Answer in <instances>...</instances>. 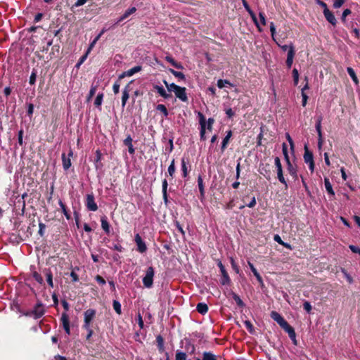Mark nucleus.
I'll use <instances>...</instances> for the list:
<instances>
[{"mask_svg":"<svg viewBox=\"0 0 360 360\" xmlns=\"http://www.w3.org/2000/svg\"><path fill=\"white\" fill-rule=\"evenodd\" d=\"M61 304L63 307L65 309V312L62 313L60 321L63 326V328L65 330V332L68 334H70V320H69V316L67 314V311L70 309L69 303L65 300H61Z\"/></svg>","mask_w":360,"mask_h":360,"instance_id":"nucleus-1","label":"nucleus"},{"mask_svg":"<svg viewBox=\"0 0 360 360\" xmlns=\"http://www.w3.org/2000/svg\"><path fill=\"white\" fill-rule=\"evenodd\" d=\"M155 275L154 268L149 266L146 271V275L143 278V284L147 288H150L153 284V277Z\"/></svg>","mask_w":360,"mask_h":360,"instance_id":"nucleus-2","label":"nucleus"},{"mask_svg":"<svg viewBox=\"0 0 360 360\" xmlns=\"http://www.w3.org/2000/svg\"><path fill=\"white\" fill-rule=\"evenodd\" d=\"M96 311L94 309H86L84 312V323L82 325V328H89V326H91L92 321L96 317Z\"/></svg>","mask_w":360,"mask_h":360,"instance_id":"nucleus-3","label":"nucleus"},{"mask_svg":"<svg viewBox=\"0 0 360 360\" xmlns=\"http://www.w3.org/2000/svg\"><path fill=\"white\" fill-rule=\"evenodd\" d=\"M274 163H275V166H276V169L277 178H278V181L281 184H284L285 186L287 188L288 184H287L285 179L283 176L282 165H281L280 158L278 157L275 158Z\"/></svg>","mask_w":360,"mask_h":360,"instance_id":"nucleus-4","label":"nucleus"},{"mask_svg":"<svg viewBox=\"0 0 360 360\" xmlns=\"http://www.w3.org/2000/svg\"><path fill=\"white\" fill-rule=\"evenodd\" d=\"M304 162L309 165V169L311 172L314 171V161L313 153L309 150L307 146H304Z\"/></svg>","mask_w":360,"mask_h":360,"instance_id":"nucleus-5","label":"nucleus"},{"mask_svg":"<svg viewBox=\"0 0 360 360\" xmlns=\"http://www.w3.org/2000/svg\"><path fill=\"white\" fill-rule=\"evenodd\" d=\"M85 205L89 211L95 212L98 210V205L95 202V198L93 193L86 195Z\"/></svg>","mask_w":360,"mask_h":360,"instance_id":"nucleus-6","label":"nucleus"},{"mask_svg":"<svg viewBox=\"0 0 360 360\" xmlns=\"http://www.w3.org/2000/svg\"><path fill=\"white\" fill-rule=\"evenodd\" d=\"M134 242L136 244V250L139 253L143 254L147 251V250H148L147 245H146V243L141 238V236H140L139 233H136L134 236Z\"/></svg>","mask_w":360,"mask_h":360,"instance_id":"nucleus-7","label":"nucleus"},{"mask_svg":"<svg viewBox=\"0 0 360 360\" xmlns=\"http://www.w3.org/2000/svg\"><path fill=\"white\" fill-rule=\"evenodd\" d=\"M322 120H323V117L321 115L317 117L316 123V126H315L317 134H318V147L319 149L321 148L323 143V137L322 131H321Z\"/></svg>","mask_w":360,"mask_h":360,"instance_id":"nucleus-8","label":"nucleus"},{"mask_svg":"<svg viewBox=\"0 0 360 360\" xmlns=\"http://www.w3.org/2000/svg\"><path fill=\"white\" fill-rule=\"evenodd\" d=\"M32 313L34 314V319L41 318L45 314L44 306L41 301H38L34 305L32 309Z\"/></svg>","mask_w":360,"mask_h":360,"instance_id":"nucleus-9","label":"nucleus"},{"mask_svg":"<svg viewBox=\"0 0 360 360\" xmlns=\"http://www.w3.org/2000/svg\"><path fill=\"white\" fill-rule=\"evenodd\" d=\"M241 1H242L243 5L245 9L250 14V15L252 21L254 22V23L255 24V25L257 26L258 30H261V28H260V27L259 25V22H258V20H257V16H256L255 13L251 9L250 6H249V4H248V3L247 2L246 0H241Z\"/></svg>","mask_w":360,"mask_h":360,"instance_id":"nucleus-10","label":"nucleus"},{"mask_svg":"<svg viewBox=\"0 0 360 360\" xmlns=\"http://www.w3.org/2000/svg\"><path fill=\"white\" fill-rule=\"evenodd\" d=\"M281 328L288 334L293 343L297 345L296 333L294 328L288 322L283 325Z\"/></svg>","mask_w":360,"mask_h":360,"instance_id":"nucleus-11","label":"nucleus"},{"mask_svg":"<svg viewBox=\"0 0 360 360\" xmlns=\"http://www.w3.org/2000/svg\"><path fill=\"white\" fill-rule=\"evenodd\" d=\"M176 98L183 102H188L186 89L185 87L178 86L174 91Z\"/></svg>","mask_w":360,"mask_h":360,"instance_id":"nucleus-12","label":"nucleus"},{"mask_svg":"<svg viewBox=\"0 0 360 360\" xmlns=\"http://www.w3.org/2000/svg\"><path fill=\"white\" fill-rule=\"evenodd\" d=\"M295 55V46L292 43H290V49L288 50V55H287V59L285 61L286 65L288 68H290L292 67Z\"/></svg>","mask_w":360,"mask_h":360,"instance_id":"nucleus-13","label":"nucleus"},{"mask_svg":"<svg viewBox=\"0 0 360 360\" xmlns=\"http://www.w3.org/2000/svg\"><path fill=\"white\" fill-rule=\"evenodd\" d=\"M73 155V152L71 149H70V151L68 153V157H66V155L65 153L62 154V162H63V167L66 171L71 167V160L70 157H72Z\"/></svg>","mask_w":360,"mask_h":360,"instance_id":"nucleus-14","label":"nucleus"},{"mask_svg":"<svg viewBox=\"0 0 360 360\" xmlns=\"http://www.w3.org/2000/svg\"><path fill=\"white\" fill-rule=\"evenodd\" d=\"M270 32L273 39L276 41V43L281 49V50L283 51H288V50L290 49V44L289 45H281L279 42L276 41L274 38V36L276 35V27L273 22L270 23Z\"/></svg>","mask_w":360,"mask_h":360,"instance_id":"nucleus-15","label":"nucleus"},{"mask_svg":"<svg viewBox=\"0 0 360 360\" xmlns=\"http://www.w3.org/2000/svg\"><path fill=\"white\" fill-rule=\"evenodd\" d=\"M142 70V67L141 65H136L127 71L123 72L120 76L119 79H122L125 77H131L134 75L135 73L140 72Z\"/></svg>","mask_w":360,"mask_h":360,"instance_id":"nucleus-16","label":"nucleus"},{"mask_svg":"<svg viewBox=\"0 0 360 360\" xmlns=\"http://www.w3.org/2000/svg\"><path fill=\"white\" fill-rule=\"evenodd\" d=\"M270 316L281 327L287 322L285 319L278 312L276 311H272L270 314Z\"/></svg>","mask_w":360,"mask_h":360,"instance_id":"nucleus-17","label":"nucleus"},{"mask_svg":"<svg viewBox=\"0 0 360 360\" xmlns=\"http://www.w3.org/2000/svg\"><path fill=\"white\" fill-rule=\"evenodd\" d=\"M136 11V7L129 8V9L125 11V12L117 19V20L115 22V25H119L120 22H122L123 20H124L125 19L129 18V15L134 13Z\"/></svg>","mask_w":360,"mask_h":360,"instance_id":"nucleus-18","label":"nucleus"},{"mask_svg":"<svg viewBox=\"0 0 360 360\" xmlns=\"http://www.w3.org/2000/svg\"><path fill=\"white\" fill-rule=\"evenodd\" d=\"M132 82H130L124 89L122 91V107L124 108L127 100L129 98V91H131L130 89V84Z\"/></svg>","mask_w":360,"mask_h":360,"instance_id":"nucleus-19","label":"nucleus"},{"mask_svg":"<svg viewBox=\"0 0 360 360\" xmlns=\"http://www.w3.org/2000/svg\"><path fill=\"white\" fill-rule=\"evenodd\" d=\"M323 15L328 22H330L333 26L336 25L337 20L334 14L329 9L327 11H323Z\"/></svg>","mask_w":360,"mask_h":360,"instance_id":"nucleus-20","label":"nucleus"},{"mask_svg":"<svg viewBox=\"0 0 360 360\" xmlns=\"http://www.w3.org/2000/svg\"><path fill=\"white\" fill-rule=\"evenodd\" d=\"M132 141L133 140L130 135H128L123 141V143L128 148V152L130 155H134L135 153V149L133 146Z\"/></svg>","mask_w":360,"mask_h":360,"instance_id":"nucleus-21","label":"nucleus"},{"mask_svg":"<svg viewBox=\"0 0 360 360\" xmlns=\"http://www.w3.org/2000/svg\"><path fill=\"white\" fill-rule=\"evenodd\" d=\"M221 272V277L220 278V283L222 285H230L231 283V280L229 276V274L228 272L226 271V270H224V271H220Z\"/></svg>","mask_w":360,"mask_h":360,"instance_id":"nucleus-22","label":"nucleus"},{"mask_svg":"<svg viewBox=\"0 0 360 360\" xmlns=\"http://www.w3.org/2000/svg\"><path fill=\"white\" fill-rule=\"evenodd\" d=\"M101 227L106 234H109L110 232V225L108 221V218L105 215L101 217Z\"/></svg>","mask_w":360,"mask_h":360,"instance_id":"nucleus-23","label":"nucleus"},{"mask_svg":"<svg viewBox=\"0 0 360 360\" xmlns=\"http://www.w3.org/2000/svg\"><path fill=\"white\" fill-rule=\"evenodd\" d=\"M188 159L187 158L186 160L183 158H181V172H182V176L184 178H186L187 177V176L188 175V173H189V169H188V166L187 165L188 164Z\"/></svg>","mask_w":360,"mask_h":360,"instance_id":"nucleus-24","label":"nucleus"},{"mask_svg":"<svg viewBox=\"0 0 360 360\" xmlns=\"http://www.w3.org/2000/svg\"><path fill=\"white\" fill-rule=\"evenodd\" d=\"M165 59L175 68L180 70L184 69L183 65L181 63L176 62L172 56H166Z\"/></svg>","mask_w":360,"mask_h":360,"instance_id":"nucleus-25","label":"nucleus"},{"mask_svg":"<svg viewBox=\"0 0 360 360\" xmlns=\"http://www.w3.org/2000/svg\"><path fill=\"white\" fill-rule=\"evenodd\" d=\"M248 266H250L252 272L253 273L254 276L256 277L257 281L259 283V284L262 286L264 285V282H263L262 277L259 274V272L257 271L256 268L254 266L253 264L251 263L250 262H248Z\"/></svg>","mask_w":360,"mask_h":360,"instance_id":"nucleus-26","label":"nucleus"},{"mask_svg":"<svg viewBox=\"0 0 360 360\" xmlns=\"http://www.w3.org/2000/svg\"><path fill=\"white\" fill-rule=\"evenodd\" d=\"M153 89L164 98L167 99L172 96L171 94L166 92L165 89L162 86L154 85Z\"/></svg>","mask_w":360,"mask_h":360,"instance_id":"nucleus-27","label":"nucleus"},{"mask_svg":"<svg viewBox=\"0 0 360 360\" xmlns=\"http://www.w3.org/2000/svg\"><path fill=\"white\" fill-rule=\"evenodd\" d=\"M43 273L44 274L46 278V282L48 285L51 288H53V274L50 269H44L43 271Z\"/></svg>","mask_w":360,"mask_h":360,"instance_id":"nucleus-28","label":"nucleus"},{"mask_svg":"<svg viewBox=\"0 0 360 360\" xmlns=\"http://www.w3.org/2000/svg\"><path fill=\"white\" fill-rule=\"evenodd\" d=\"M231 136H232V131L231 130H229L228 131H226V135L224 138V139L222 141V143H221V150L222 153L227 148V146H228V144L229 143V140H230Z\"/></svg>","mask_w":360,"mask_h":360,"instance_id":"nucleus-29","label":"nucleus"},{"mask_svg":"<svg viewBox=\"0 0 360 360\" xmlns=\"http://www.w3.org/2000/svg\"><path fill=\"white\" fill-rule=\"evenodd\" d=\"M198 186L200 191V198L202 200L205 198V187L203 184V179L201 175L198 177Z\"/></svg>","mask_w":360,"mask_h":360,"instance_id":"nucleus-30","label":"nucleus"},{"mask_svg":"<svg viewBox=\"0 0 360 360\" xmlns=\"http://www.w3.org/2000/svg\"><path fill=\"white\" fill-rule=\"evenodd\" d=\"M107 31L105 28H103L101 32L94 39V40L90 43L89 48L86 51L87 53H89L91 50L94 47L96 42L99 40L101 37Z\"/></svg>","mask_w":360,"mask_h":360,"instance_id":"nucleus-31","label":"nucleus"},{"mask_svg":"<svg viewBox=\"0 0 360 360\" xmlns=\"http://www.w3.org/2000/svg\"><path fill=\"white\" fill-rule=\"evenodd\" d=\"M195 360H217V356L211 352H204L202 358Z\"/></svg>","mask_w":360,"mask_h":360,"instance_id":"nucleus-32","label":"nucleus"},{"mask_svg":"<svg viewBox=\"0 0 360 360\" xmlns=\"http://www.w3.org/2000/svg\"><path fill=\"white\" fill-rule=\"evenodd\" d=\"M274 240L277 242L278 244L283 245V247H285V248L288 249V250H292V247L290 244L288 243H285L284 242L281 236L278 234H276L274 235Z\"/></svg>","mask_w":360,"mask_h":360,"instance_id":"nucleus-33","label":"nucleus"},{"mask_svg":"<svg viewBox=\"0 0 360 360\" xmlns=\"http://www.w3.org/2000/svg\"><path fill=\"white\" fill-rule=\"evenodd\" d=\"M156 342H157V347L160 353L163 352L165 350V341L164 338L162 337V335H158L156 337Z\"/></svg>","mask_w":360,"mask_h":360,"instance_id":"nucleus-34","label":"nucleus"},{"mask_svg":"<svg viewBox=\"0 0 360 360\" xmlns=\"http://www.w3.org/2000/svg\"><path fill=\"white\" fill-rule=\"evenodd\" d=\"M324 185H325V188H326V191L328 192V193L332 196H334L335 195V192L333 189V187H332V185L330 182V180L327 177H325L324 178Z\"/></svg>","mask_w":360,"mask_h":360,"instance_id":"nucleus-35","label":"nucleus"},{"mask_svg":"<svg viewBox=\"0 0 360 360\" xmlns=\"http://www.w3.org/2000/svg\"><path fill=\"white\" fill-rule=\"evenodd\" d=\"M196 310L201 314H205L208 311V306L205 303L200 302L197 304Z\"/></svg>","mask_w":360,"mask_h":360,"instance_id":"nucleus-36","label":"nucleus"},{"mask_svg":"<svg viewBox=\"0 0 360 360\" xmlns=\"http://www.w3.org/2000/svg\"><path fill=\"white\" fill-rule=\"evenodd\" d=\"M185 351L186 353L187 352L190 354H193L195 352V347L191 342V341L188 340L185 344Z\"/></svg>","mask_w":360,"mask_h":360,"instance_id":"nucleus-37","label":"nucleus"},{"mask_svg":"<svg viewBox=\"0 0 360 360\" xmlns=\"http://www.w3.org/2000/svg\"><path fill=\"white\" fill-rule=\"evenodd\" d=\"M60 46L59 44H54L51 47V51L50 52L51 59L56 58L60 53Z\"/></svg>","mask_w":360,"mask_h":360,"instance_id":"nucleus-38","label":"nucleus"},{"mask_svg":"<svg viewBox=\"0 0 360 360\" xmlns=\"http://www.w3.org/2000/svg\"><path fill=\"white\" fill-rule=\"evenodd\" d=\"M231 295H232L233 299L234 300V301L236 302L237 305L239 307L244 308L245 307V303L243 302V301L241 300V298L240 297V296L238 295H237L236 293H235L233 292H231Z\"/></svg>","mask_w":360,"mask_h":360,"instance_id":"nucleus-39","label":"nucleus"},{"mask_svg":"<svg viewBox=\"0 0 360 360\" xmlns=\"http://www.w3.org/2000/svg\"><path fill=\"white\" fill-rule=\"evenodd\" d=\"M287 169L288 171V173L295 179H296L297 177V169H295V167H294V166L292 165V164L291 163V162H287Z\"/></svg>","mask_w":360,"mask_h":360,"instance_id":"nucleus-40","label":"nucleus"},{"mask_svg":"<svg viewBox=\"0 0 360 360\" xmlns=\"http://www.w3.org/2000/svg\"><path fill=\"white\" fill-rule=\"evenodd\" d=\"M347 72L348 75L350 76V77L352 78V79L353 80V82L356 84H359V79H358V77L356 75V73H355V71L354 70V69L352 68H351V67H348L347 68Z\"/></svg>","mask_w":360,"mask_h":360,"instance_id":"nucleus-41","label":"nucleus"},{"mask_svg":"<svg viewBox=\"0 0 360 360\" xmlns=\"http://www.w3.org/2000/svg\"><path fill=\"white\" fill-rule=\"evenodd\" d=\"M58 204L61 208L62 212L64 214L67 219H70L71 217L69 212H68L67 207L65 205L63 202L61 200H59Z\"/></svg>","mask_w":360,"mask_h":360,"instance_id":"nucleus-42","label":"nucleus"},{"mask_svg":"<svg viewBox=\"0 0 360 360\" xmlns=\"http://www.w3.org/2000/svg\"><path fill=\"white\" fill-rule=\"evenodd\" d=\"M168 174L169 176L173 179L174 177V173H175V171H176V167H175V162H174V159H173L168 167Z\"/></svg>","mask_w":360,"mask_h":360,"instance_id":"nucleus-43","label":"nucleus"},{"mask_svg":"<svg viewBox=\"0 0 360 360\" xmlns=\"http://www.w3.org/2000/svg\"><path fill=\"white\" fill-rule=\"evenodd\" d=\"M169 71L176 78H179V79H181V80H185L186 79V77H185V75L181 72H178V71H176L174 70V69H169Z\"/></svg>","mask_w":360,"mask_h":360,"instance_id":"nucleus-44","label":"nucleus"},{"mask_svg":"<svg viewBox=\"0 0 360 360\" xmlns=\"http://www.w3.org/2000/svg\"><path fill=\"white\" fill-rule=\"evenodd\" d=\"M112 307L115 312L120 315L122 314L121 304L117 300H113Z\"/></svg>","mask_w":360,"mask_h":360,"instance_id":"nucleus-45","label":"nucleus"},{"mask_svg":"<svg viewBox=\"0 0 360 360\" xmlns=\"http://www.w3.org/2000/svg\"><path fill=\"white\" fill-rule=\"evenodd\" d=\"M175 360H187L186 353L184 352L176 351Z\"/></svg>","mask_w":360,"mask_h":360,"instance_id":"nucleus-46","label":"nucleus"},{"mask_svg":"<svg viewBox=\"0 0 360 360\" xmlns=\"http://www.w3.org/2000/svg\"><path fill=\"white\" fill-rule=\"evenodd\" d=\"M156 110L161 112L165 117H167L168 116V110L166 108V106L163 104H158L156 107Z\"/></svg>","mask_w":360,"mask_h":360,"instance_id":"nucleus-47","label":"nucleus"},{"mask_svg":"<svg viewBox=\"0 0 360 360\" xmlns=\"http://www.w3.org/2000/svg\"><path fill=\"white\" fill-rule=\"evenodd\" d=\"M103 96H104L103 93H100L97 95V96L95 99V101H94V105L96 107L98 108L101 105Z\"/></svg>","mask_w":360,"mask_h":360,"instance_id":"nucleus-48","label":"nucleus"},{"mask_svg":"<svg viewBox=\"0 0 360 360\" xmlns=\"http://www.w3.org/2000/svg\"><path fill=\"white\" fill-rule=\"evenodd\" d=\"M282 150H283V154L284 155V158L286 161V163L288 162H290V158L288 155V146L285 143H283L282 145Z\"/></svg>","mask_w":360,"mask_h":360,"instance_id":"nucleus-49","label":"nucleus"},{"mask_svg":"<svg viewBox=\"0 0 360 360\" xmlns=\"http://www.w3.org/2000/svg\"><path fill=\"white\" fill-rule=\"evenodd\" d=\"M32 277L34 278V280L39 283L41 285L44 284V279L40 274H39L37 271H34L32 273Z\"/></svg>","mask_w":360,"mask_h":360,"instance_id":"nucleus-50","label":"nucleus"},{"mask_svg":"<svg viewBox=\"0 0 360 360\" xmlns=\"http://www.w3.org/2000/svg\"><path fill=\"white\" fill-rule=\"evenodd\" d=\"M244 324L245 326L246 329L248 330V332L250 334H254L255 333L254 326H253L252 323L250 321H248V320L245 321H244Z\"/></svg>","mask_w":360,"mask_h":360,"instance_id":"nucleus-51","label":"nucleus"},{"mask_svg":"<svg viewBox=\"0 0 360 360\" xmlns=\"http://www.w3.org/2000/svg\"><path fill=\"white\" fill-rule=\"evenodd\" d=\"M163 83L169 91H174L175 89L179 86L178 85L175 84L174 83L169 84L166 80H164Z\"/></svg>","mask_w":360,"mask_h":360,"instance_id":"nucleus-52","label":"nucleus"},{"mask_svg":"<svg viewBox=\"0 0 360 360\" xmlns=\"http://www.w3.org/2000/svg\"><path fill=\"white\" fill-rule=\"evenodd\" d=\"M198 118H199V124L200 125V127H206V120L204 115L199 112L198 114Z\"/></svg>","mask_w":360,"mask_h":360,"instance_id":"nucleus-53","label":"nucleus"},{"mask_svg":"<svg viewBox=\"0 0 360 360\" xmlns=\"http://www.w3.org/2000/svg\"><path fill=\"white\" fill-rule=\"evenodd\" d=\"M225 84H229L231 86H233V84L227 79H219L217 81V86L219 88V89H222L223 87L225 86Z\"/></svg>","mask_w":360,"mask_h":360,"instance_id":"nucleus-54","label":"nucleus"},{"mask_svg":"<svg viewBox=\"0 0 360 360\" xmlns=\"http://www.w3.org/2000/svg\"><path fill=\"white\" fill-rule=\"evenodd\" d=\"M248 196H245L243 198V201L244 202H245V205L250 208H252L255 206L256 205V199H255V197L253 195L252 198H251V202H248L247 203L246 201H245V199L248 198Z\"/></svg>","mask_w":360,"mask_h":360,"instance_id":"nucleus-55","label":"nucleus"},{"mask_svg":"<svg viewBox=\"0 0 360 360\" xmlns=\"http://www.w3.org/2000/svg\"><path fill=\"white\" fill-rule=\"evenodd\" d=\"M292 77L294 85L297 86L299 82V72L296 68L292 70Z\"/></svg>","mask_w":360,"mask_h":360,"instance_id":"nucleus-56","label":"nucleus"},{"mask_svg":"<svg viewBox=\"0 0 360 360\" xmlns=\"http://www.w3.org/2000/svg\"><path fill=\"white\" fill-rule=\"evenodd\" d=\"M36 78H37V70L33 69L31 73V75L30 77L29 83L31 85H34L36 82Z\"/></svg>","mask_w":360,"mask_h":360,"instance_id":"nucleus-57","label":"nucleus"},{"mask_svg":"<svg viewBox=\"0 0 360 360\" xmlns=\"http://www.w3.org/2000/svg\"><path fill=\"white\" fill-rule=\"evenodd\" d=\"M45 229H46V225L44 223H42L41 221H39L38 234L41 237H43L44 236Z\"/></svg>","mask_w":360,"mask_h":360,"instance_id":"nucleus-58","label":"nucleus"},{"mask_svg":"<svg viewBox=\"0 0 360 360\" xmlns=\"http://www.w3.org/2000/svg\"><path fill=\"white\" fill-rule=\"evenodd\" d=\"M96 89H97V86L92 85L91 86L90 91H89L88 96H87L88 101H90L92 98V97L95 95Z\"/></svg>","mask_w":360,"mask_h":360,"instance_id":"nucleus-59","label":"nucleus"},{"mask_svg":"<svg viewBox=\"0 0 360 360\" xmlns=\"http://www.w3.org/2000/svg\"><path fill=\"white\" fill-rule=\"evenodd\" d=\"M230 261H231V266H232L233 269L235 271V272L236 274H239L240 269H239V266L236 263L233 257H231Z\"/></svg>","mask_w":360,"mask_h":360,"instance_id":"nucleus-60","label":"nucleus"},{"mask_svg":"<svg viewBox=\"0 0 360 360\" xmlns=\"http://www.w3.org/2000/svg\"><path fill=\"white\" fill-rule=\"evenodd\" d=\"M214 123V119L212 117H210L207 121L206 122V128L209 131H212L213 124Z\"/></svg>","mask_w":360,"mask_h":360,"instance_id":"nucleus-61","label":"nucleus"},{"mask_svg":"<svg viewBox=\"0 0 360 360\" xmlns=\"http://www.w3.org/2000/svg\"><path fill=\"white\" fill-rule=\"evenodd\" d=\"M225 113L229 119H232L235 115V112L232 110V108H226Z\"/></svg>","mask_w":360,"mask_h":360,"instance_id":"nucleus-62","label":"nucleus"},{"mask_svg":"<svg viewBox=\"0 0 360 360\" xmlns=\"http://www.w3.org/2000/svg\"><path fill=\"white\" fill-rule=\"evenodd\" d=\"M120 80L118 79L117 81H116L114 84H113V86H112V90H113V92L115 94H117L119 93L120 91Z\"/></svg>","mask_w":360,"mask_h":360,"instance_id":"nucleus-63","label":"nucleus"},{"mask_svg":"<svg viewBox=\"0 0 360 360\" xmlns=\"http://www.w3.org/2000/svg\"><path fill=\"white\" fill-rule=\"evenodd\" d=\"M303 308L307 313H311L312 307L309 302L304 301V302L303 303Z\"/></svg>","mask_w":360,"mask_h":360,"instance_id":"nucleus-64","label":"nucleus"}]
</instances>
